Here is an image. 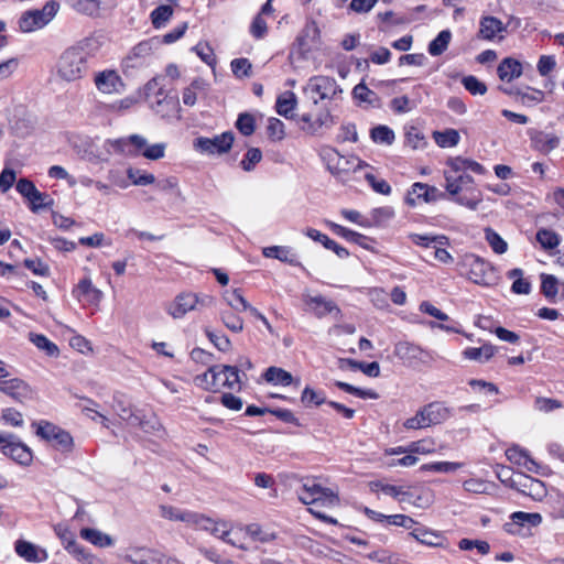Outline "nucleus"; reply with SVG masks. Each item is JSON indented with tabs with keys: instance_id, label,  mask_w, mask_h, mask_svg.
I'll list each match as a JSON object with an SVG mask.
<instances>
[{
	"instance_id": "nucleus-1",
	"label": "nucleus",
	"mask_w": 564,
	"mask_h": 564,
	"mask_svg": "<svg viewBox=\"0 0 564 564\" xmlns=\"http://www.w3.org/2000/svg\"><path fill=\"white\" fill-rule=\"evenodd\" d=\"M303 91L311 102V111L301 116V121L306 124L303 130L315 134L323 127H330L334 123V118L327 105L324 104L316 115H314L313 108L317 107L321 101H332L338 94H341V88L336 79L323 75L312 76L303 87Z\"/></svg>"
},
{
	"instance_id": "nucleus-2",
	"label": "nucleus",
	"mask_w": 564,
	"mask_h": 564,
	"mask_svg": "<svg viewBox=\"0 0 564 564\" xmlns=\"http://www.w3.org/2000/svg\"><path fill=\"white\" fill-rule=\"evenodd\" d=\"M99 48L100 42L97 39L85 37L64 50L56 62L58 78L67 83L85 78Z\"/></svg>"
},
{
	"instance_id": "nucleus-3",
	"label": "nucleus",
	"mask_w": 564,
	"mask_h": 564,
	"mask_svg": "<svg viewBox=\"0 0 564 564\" xmlns=\"http://www.w3.org/2000/svg\"><path fill=\"white\" fill-rule=\"evenodd\" d=\"M107 143L116 152L127 155L142 154L149 160H159L165 155V143L148 144L144 137L140 134H131L127 138L108 140Z\"/></svg>"
},
{
	"instance_id": "nucleus-4",
	"label": "nucleus",
	"mask_w": 564,
	"mask_h": 564,
	"mask_svg": "<svg viewBox=\"0 0 564 564\" xmlns=\"http://www.w3.org/2000/svg\"><path fill=\"white\" fill-rule=\"evenodd\" d=\"M473 183L474 178L467 173L453 174L452 172H445V188L449 195L455 197L454 202L471 210H476L481 202L480 195L470 198L458 195L462 191L468 189Z\"/></svg>"
},
{
	"instance_id": "nucleus-5",
	"label": "nucleus",
	"mask_w": 564,
	"mask_h": 564,
	"mask_svg": "<svg viewBox=\"0 0 564 564\" xmlns=\"http://www.w3.org/2000/svg\"><path fill=\"white\" fill-rule=\"evenodd\" d=\"M32 425L36 427L35 434L42 440L51 443L55 449L63 453L72 452L74 447V440L67 431L44 420L34 422Z\"/></svg>"
},
{
	"instance_id": "nucleus-6",
	"label": "nucleus",
	"mask_w": 564,
	"mask_h": 564,
	"mask_svg": "<svg viewBox=\"0 0 564 564\" xmlns=\"http://www.w3.org/2000/svg\"><path fill=\"white\" fill-rule=\"evenodd\" d=\"M297 496L304 505L330 507L339 501L338 496L332 489L322 487L314 479H306L297 491Z\"/></svg>"
},
{
	"instance_id": "nucleus-7",
	"label": "nucleus",
	"mask_w": 564,
	"mask_h": 564,
	"mask_svg": "<svg viewBox=\"0 0 564 564\" xmlns=\"http://www.w3.org/2000/svg\"><path fill=\"white\" fill-rule=\"evenodd\" d=\"M234 141V133L226 131L213 138L197 137L193 141V149L205 155H223L231 150Z\"/></svg>"
},
{
	"instance_id": "nucleus-8",
	"label": "nucleus",
	"mask_w": 564,
	"mask_h": 564,
	"mask_svg": "<svg viewBox=\"0 0 564 564\" xmlns=\"http://www.w3.org/2000/svg\"><path fill=\"white\" fill-rule=\"evenodd\" d=\"M0 452L22 466H30L33 460L31 448L12 433L0 432Z\"/></svg>"
},
{
	"instance_id": "nucleus-9",
	"label": "nucleus",
	"mask_w": 564,
	"mask_h": 564,
	"mask_svg": "<svg viewBox=\"0 0 564 564\" xmlns=\"http://www.w3.org/2000/svg\"><path fill=\"white\" fill-rule=\"evenodd\" d=\"M59 3L50 0L40 10H31L23 13L19 24L23 32H33L45 26L57 13Z\"/></svg>"
},
{
	"instance_id": "nucleus-10",
	"label": "nucleus",
	"mask_w": 564,
	"mask_h": 564,
	"mask_svg": "<svg viewBox=\"0 0 564 564\" xmlns=\"http://www.w3.org/2000/svg\"><path fill=\"white\" fill-rule=\"evenodd\" d=\"M120 564H181L177 560L166 556L149 547H130L120 557Z\"/></svg>"
},
{
	"instance_id": "nucleus-11",
	"label": "nucleus",
	"mask_w": 564,
	"mask_h": 564,
	"mask_svg": "<svg viewBox=\"0 0 564 564\" xmlns=\"http://www.w3.org/2000/svg\"><path fill=\"white\" fill-rule=\"evenodd\" d=\"M464 267L467 268V276L479 285H490L496 280L495 269L490 262L475 256L467 254L464 258Z\"/></svg>"
},
{
	"instance_id": "nucleus-12",
	"label": "nucleus",
	"mask_w": 564,
	"mask_h": 564,
	"mask_svg": "<svg viewBox=\"0 0 564 564\" xmlns=\"http://www.w3.org/2000/svg\"><path fill=\"white\" fill-rule=\"evenodd\" d=\"M193 528L207 531L214 536L223 540L224 542L232 546L246 550V547L241 543H239L238 540L230 538L231 525L227 521H216L214 519L205 517L204 514L198 513Z\"/></svg>"
},
{
	"instance_id": "nucleus-13",
	"label": "nucleus",
	"mask_w": 564,
	"mask_h": 564,
	"mask_svg": "<svg viewBox=\"0 0 564 564\" xmlns=\"http://www.w3.org/2000/svg\"><path fill=\"white\" fill-rule=\"evenodd\" d=\"M213 297L204 295L199 297L194 293H183L176 296L173 303L170 304L167 312L174 318H182L186 313L195 310L197 305H210Z\"/></svg>"
},
{
	"instance_id": "nucleus-14",
	"label": "nucleus",
	"mask_w": 564,
	"mask_h": 564,
	"mask_svg": "<svg viewBox=\"0 0 564 564\" xmlns=\"http://www.w3.org/2000/svg\"><path fill=\"white\" fill-rule=\"evenodd\" d=\"M393 352L395 357L403 362V365L412 368L426 362L430 357V354L426 350L409 341L397 343Z\"/></svg>"
},
{
	"instance_id": "nucleus-15",
	"label": "nucleus",
	"mask_w": 564,
	"mask_h": 564,
	"mask_svg": "<svg viewBox=\"0 0 564 564\" xmlns=\"http://www.w3.org/2000/svg\"><path fill=\"white\" fill-rule=\"evenodd\" d=\"M510 487L535 500H541L546 495L543 481L522 473L511 478Z\"/></svg>"
},
{
	"instance_id": "nucleus-16",
	"label": "nucleus",
	"mask_w": 564,
	"mask_h": 564,
	"mask_svg": "<svg viewBox=\"0 0 564 564\" xmlns=\"http://www.w3.org/2000/svg\"><path fill=\"white\" fill-rule=\"evenodd\" d=\"M94 84L97 90L105 95L121 94L124 90V84L115 69L96 73Z\"/></svg>"
},
{
	"instance_id": "nucleus-17",
	"label": "nucleus",
	"mask_w": 564,
	"mask_h": 564,
	"mask_svg": "<svg viewBox=\"0 0 564 564\" xmlns=\"http://www.w3.org/2000/svg\"><path fill=\"white\" fill-rule=\"evenodd\" d=\"M0 392L20 403L32 398L31 387L24 380L17 377H8L0 381Z\"/></svg>"
},
{
	"instance_id": "nucleus-18",
	"label": "nucleus",
	"mask_w": 564,
	"mask_h": 564,
	"mask_svg": "<svg viewBox=\"0 0 564 564\" xmlns=\"http://www.w3.org/2000/svg\"><path fill=\"white\" fill-rule=\"evenodd\" d=\"M445 194L440 192L436 187L417 182L408 191L405 203L409 206L414 207L421 198L424 202L430 203L438 198H443Z\"/></svg>"
},
{
	"instance_id": "nucleus-19",
	"label": "nucleus",
	"mask_w": 564,
	"mask_h": 564,
	"mask_svg": "<svg viewBox=\"0 0 564 564\" xmlns=\"http://www.w3.org/2000/svg\"><path fill=\"white\" fill-rule=\"evenodd\" d=\"M507 32V24L496 17L486 15L481 17L479 21L478 37L487 41L505 39L503 33Z\"/></svg>"
},
{
	"instance_id": "nucleus-20",
	"label": "nucleus",
	"mask_w": 564,
	"mask_h": 564,
	"mask_svg": "<svg viewBox=\"0 0 564 564\" xmlns=\"http://www.w3.org/2000/svg\"><path fill=\"white\" fill-rule=\"evenodd\" d=\"M323 159L326 162L327 170L336 177L351 170V159L344 158L335 148H325Z\"/></svg>"
},
{
	"instance_id": "nucleus-21",
	"label": "nucleus",
	"mask_w": 564,
	"mask_h": 564,
	"mask_svg": "<svg viewBox=\"0 0 564 564\" xmlns=\"http://www.w3.org/2000/svg\"><path fill=\"white\" fill-rule=\"evenodd\" d=\"M319 43V29L315 21H308L296 37V45L302 55L307 54Z\"/></svg>"
},
{
	"instance_id": "nucleus-22",
	"label": "nucleus",
	"mask_w": 564,
	"mask_h": 564,
	"mask_svg": "<svg viewBox=\"0 0 564 564\" xmlns=\"http://www.w3.org/2000/svg\"><path fill=\"white\" fill-rule=\"evenodd\" d=\"M15 553L29 563H43L48 558L45 549L25 540H17L14 543Z\"/></svg>"
},
{
	"instance_id": "nucleus-23",
	"label": "nucleus",
	"mask_w": 564,
	"mask_h": 564,
	"mask_svg": "<svg viewBox=\"0 0 564 564\" xmlns=\"http://www.w3.org/2000/svg\"><path fill=\"white\" fill-rule=\"evenodd\" d=\"M410 535L421 544L427 546L442 549L448 547V542L442 533L429 530L425 527H414L410 532Z\"/></svg>"
},
{
	"instance_id": "nucleus-24",
	"label": "nucleus",
	"mask_w": 564,
	"mask_h": 564,
	"mask_svg": "<svg viewBox=\"0 0 564 564\" xmlns=\"http://www.w3.org/2000/svg\"><path fill=\"white\" fill-rule=\"evenodd\" d=\"M506 456L508 460L512 464L524 467L528 471L539 474L540 465L530 457L529 453L525 449H522L519 446L509 447L506 451Z\"/></svg>"
},
{
	"instance_id": "nucleus-25",
	"label": "nucleus",
	"mask_w": 564,
	"mask_h": 564,
	"mask_svg": "<svg viewBox=\"0 0 564 564\" xmlns=\"http://www.w3.org/2000/svg\"><path fill=\"white\" fill-rule=\"evenodd\" d=\"M306 304L313 310L314 314L321 318L327 314H335L336 317L340 316V310L332 300H327L322 295L307 296Z\"/></svg>"
},
{
	"instance_id": "nucleus-26",
	"label": "nucleus",
	"mask_w": 564,
	"mask_h": 564,
	"mask_svg": "<svg viewBox=\"0 0 564 564\" xmlns=\"http://www.w3.org/2000/svg\"><path fill=\"white\" fill-rule=\"evenodd\" d=\"M73 294L86 304H98L102 299V292L93 285L90 279L80 280Z\"/></svg>"
},
{
	"instance_id": "nucleus-27",
	"label": "nucleus",
	"mask_w": 564,
	"mask_h": 564,
	"mask_svg": "<svg viewBox=\"0 0 564 564\" xmlns=\"http://www.w3.org/2000/svg\"><path fill=\"white\" fill-rule=\"evenodd\" d=\"M160 516L170 521H181L186 523L189 527H194V523L197 518V512L183 510L173 506L161 505L160 506Z\"/></svg>"
},
{
	"instance_id": "nucleus-28",
	"label": "nucleus",
	"mask_w": 564,
	"mask_h": 564,
	"mask_svg": "<svg viewBox=\"0 0 564 564\" xmlns=\"http://www.w3.org/2000/svg\"><path fill=\"white\" fill-rule=\"evenodd\" d=\"M511 522L505 524V530L509 533H516L514 527H538L542 522L540 513H529L523 511L513 512L510 516Z\"/></svg>"
},
{
	"instance_id": "nucleus-29",
	"label": "nucleus",
	"mask_w": 564,
	"mask_h": 564,
	"mask_svg": "<svg viewBox=\"0 0 564 564\" xmlns=\"http://www.w3.org/2000/svg\"><path fill=\"white\" fill-rule=\"evenodd\" d=\"M263 378L267 382L275 386L286 387L294 384L299 387L301 383L300 379H294L291 372L273 366L265 370Z\"/></svg>"
},
{
	"instance_id": "nucleus-30",
	"label": "nucleus",
	"mask_w": 564,
	"mask_h": 564,
	"mask_svg": "<svg viewBox=\"0 0 564 564\" xmlns=\"http://www.w3.org/2000/svg\"><path fill=\"white\" fill-rule=\"evenodd\" d=\"M528 134L531 139L532 145L542 152H550L557 148L560 140L554 134H549L540 130L530 129Z\"/></svg>"
},
{
	"instance_id": "nucleus-31",
	"label": "nucleus",
	"mask_w": 564,
	"mask_h": 564,
	"mask_svg": "<svg viewBox=\"0 0 564 564\" xmlns=\"http://www.w3.org/2000/svg\"><path fill=\"white\" fill-rule=\"evenodd\" d=\"M305 235L311 239L321 242L326 249L334 251L340 259H345L349 256V251L345 247L338 245L328 236L322 234L316 229L308 228L305 231Z\"/></svg>"
},
{
	"instance_id": "nucleus-32",
	"label": "nucleus",
	"mask_w": 564,
	"mask_h": 564,
	"mask_svg": "<svg viewBox=\"0 0 564 564\" xmlns=\"http://www.w3.org/2000/svg\"><path fill=\"white\" fill-rule=\"evenodd\" d=\"M423 408L430 425L441 424L452 416L451 409L442 402H431Z\"/></svg>"
},
{
	"instance_id": "nucleus-33",
	"label": "nucleus",
	"mask_w": 564,
	"mask_h": 564,
	"mask_svg": "<svg viewBox=\"0 0 564 564\" xmlns=\"http://www.w3.org/2000/svg\"><path fill=\"white\" fill-rule=\"evenodd\" d=\"M497 73L501 80L509 83L521 76L522 65L519 61L507 57L498 65Z\"/></svg>"
},
{
	"instance_id": "nucleus-34",
	"label": "nucleus",
	"mask_w": 564,
	"mask_h": 564,
	"mask_svg": "<svg viewBox=\"0 0 564 564\" xmlns=\"http://www.w3.org/2000/svg\"><path fill=\"white\" fill-rule=\"evenodd\" d=\"M297 105V97L293 91H284L281 94L275 102L276 112L286 118H293V111Z\"/></svg>"
},
{
	"instance_id": "nucleus-35",
	"label": "nucleus",
	"mask_w": 564,
	"mask_h": 564,
	"mask_svg": "<svg viewBox=\"0 0 564 564\" xmlns=\"http://www.w3.org/2000/svg\"><path fill=\"white\" fill-rule=\"evenodd\" d=\"M497 351L491 344H485L481 347H469L464 350L463 355L466 359L477 360L480 362L488 361Z\"/></svg>"
},
{
	"instance_id": "nucleus-36",
	"label": "nucleus",
	"mask_w": 564,
	"mask_h": 564,
	"mask_svg": "<svg viewBox=\"0 0 564 564\" xmlns=\"http://www.w3.org/2000/svg\"><path fill=\"white\" fill-rule=\"evenodd\" d=\"M223 299L226 302V304L230 307V310H234L235 312L249 311L251 306L249 302L242 296L239 289H235L232 291H225L223 294Z\"/></svg>"
},
{
	"instance_id": "nucleus-37",
	"label": "nucleus",
	"mask_w": 564,
	"mask_h": 564,
	"mask_svg": "<svg viewBox=\"0 0 564 564\" xmlns=\"http://www.w3.org/2000/svg\"><path fill=\"white\" fill-rule=\"evenodd\" d=\"M452 33L449 30L441 31L437 36L430 42L427 51L432 56H438L443 54L451 42Z\"/></svg>"
},
{
	"instance_id": "nucleus-38",
	"label": "nucleus",
	"mask_w": 564,
	"mask_h": 564,
	"mask_svg": "<svg viewBox=\"0 0 564 564\" xmlns=\"http://www.w3.org/2000/svg\"><path fill=\"white\" fill-rule=\"evenodd\" d=\"M234 310H221L219 315L223 324L234 333H240L243 329V319Z\"/></svg>"
},
{
	"instance_id": "nucleus-39",
	"label": "nucleus",
	"mask_w": 564,
	"mask_h": 564,
	"mask_svg": "<svg viewBox=\"0 0 564 564\" xmlns=\"http://www.w3.org/2000/svg\"><path fill=\"white\" fill-rule=\"evenodd\" d=\"M65 549L78 561L85 562L87 564H101L98 558L91 556L84 546L75 541V539H70L65 545Z\"/></svg>"
},
{
	"instance_id": "nucleus-40",
	"label": "nucleus",
	"mask_w": 564,
	"mask_h": 564,
	"mask_svg": "<svg viewBox=\"0 0 564 564\" xmlns=\"http://www.w3.org/2000/svg\"><path fill=\"white\" fill-rule=\"evenodd\" d=\"M411 241L421 247H436L437 245H447L448 238L443 235H419V234H412L410 235Z\"/></svg>"
},
{
	"instance_id": "nucleus-41",
	"label": "nucleus",
	"mask_w": 564,
	"mask_h": 564,
	"mask_svg": "<svg viewBox=\"0 0 564 564\" xmlns=\"http://www.w3.org/2000/svg\"><path fill=\"white\" fill-rule=\"evenodd\" d=\"M80 535L83 539L101 547L112 545V539L96 529L84 528L80 531Z\"/></svg>"
},
{
	"instance_id": "nucleus-42",
	"label": "nucleus",
	"mask_w": 564,
	"mask_h": 564,
	"mask_svg": "<svg viewBox=\"0 0 564 564\" xmlns=\"http://www.w3.org/2000/svg\"><path fill=\"white\" fill-rule=\"evenodd\" d=\"M112 408L119 417L123 421H127L129 424L131 423L132 417L135 415V412L131 410L130 403L124 399L122 394L113 395Z\"/></svg>"
},
{
	"instance_id": "nucleus-43",
	"label": "nucleus",
	"mask_w": 564,
	"mask_h": 564,
	"mask_svg": "<svg viewBox=\"0 0 564 564\" xmlns=\"http://www.w3.org/2000/svg\"><path fill=\"white\" fill-rule=\"evenodd\" d=\"M536 240L545 250L556 248L561 242V237L553 230L541 228L536 232Z\"/></svg>"
},
{
	"instance_id": "nucleus-44",
	"label": "nucleus",
	"mask_w": 564,
	"mask_h": 564,
	"mask_svg": "<svg viewBox=\"0 0 564 564\" xmlns=\"http://www.w3.org/2000/svg\"><path fill=\"white\" fill-rule=\"evenodd\" d=\"M30 341L34 344L39 349L46 352L47 356H57L59 350L58 347L51 341L46 336L42 334H29Z\"/></svg>"
},
{
	"instance_id": "nucleus-45",
	"label": "nucleus",
	"mask_w": 564,
	"mask_h": 564,
	"mask_svg": "<svg viewBox=\"0 0 564 564\" xmlns=\"http://www.w3.org/2000/svg\"><path fill=\"white\" fill-rule=\"evenodd\" d=\"M370 137L373 142L387 145L392 144L395 139L393 130L383 124L372 128L370 131Z\"/></svg>"
},
{
	"instance_id": "nucleus-46",
	"label": "nucleus",
	"mask_w": 564,
	"mask_h": 564,
	"mask_svg": "<svg viewBox=\"0 0 564 564\" xmlns=\"http://www.w3.org/2000/svg\"><path fill=\"white\" fill-rule=\"evenodd\" d=\"M463 463H456V462H434L424 464L421 466V470L424 471H433V473H442V474H449L458 470L463 467Z\"/></svg>"
},
{
	"instance_id": "nucleus-47",
	"label": "nucleus",
	"mask_w": 564,
	"mask_h": 564,
	"mask_svg": "<svg viewBox=\"0 0 564 564\" xmlns=\"http://www.w3.org/2000/svg\"><path fill=\"white\" fill-rule=\"evenodd\" d=\"M130 425L139 426L145 433H152L161 429V424L154 416L147 419L140 411H135V415L132 417Z\"/></svg>"
},
{
	"instance_id": "nucleus-48",
	"label": "nucleus",
	"mask_w": 564,
	"mask_h": 564,
	"mask_svg": "<svg viewBox=\"0 0 564 564\" xmlns=\"http://www.w3.org/2000/svg\"><path fill=\"white\" fill-rule=\"evenodd\" d=\"M301 402L305 408H310L312 405H321L326 402L325 393L323 391H316L310 387H305L302 391Z\"/></svg>"
},
{
	"instance_id": "nucleus-49",
	"label": "nucleus",
	"mask_w": 564,
	"mask_h": 564,
	"mask_svg": "<svg viewBox=\"0 0 564 564\" xmlns=\"http://www.w3.org/2000/svg\"><path fill=\"white\" fill-rule=\"evenodd\" d=\"M128 178L133 185L145 186L155 183V176L142 170L129 167L127 170Z\"/></svg>"
},
{
	"instance_id": "nucleus-50",
	"label": "nucleus",
	"mask_w": 564,
	"mask_h": 564,
	"mask_svg": "<svg viewBox=\"0 0 564 564\" xmlns=\"http://www.w3.org/2000/svg\"><path fill=\"white\" fill-rule=\"evenodd\" d=\"M173 9L167 4H162L151 12V22L154 28H162L172 17Z\"/></svg>"
},
{
	"instance_id": "nucleus-51",
	"label": "nucleus",
	"mask_w": 564,
	"mask_h": 564,
	"mask_svg": "<svg viewBox=\"0 0 564 564\" xmlns=\"http://www.w3.org/2000/svg\"><path fill=\"white\" fill-rule=\"evenodd\" d=\"M205 89V83L202 79H194L188 87L183 90L182 99L184 105L194 106L197 99V91Z\"/></svg>"
},
{
	"instance_id": "nucleus-52",
	"label": "nucleus",
	"mask_w": 564,
	"mask_h": 564,
	"mask_svg": "<svg viewBox=\"0 0 564 564\" xmlns=\"http://www.w3.org/2000/svg\"><path fill=\"white\" fill-rule=\"evenodd\" d=\"M335 386L347 393L354 394L362 399L376 400L379 398L378 393L373 390H364L344 381H336Z\"/></svg>"
},
{
	"instance_id": "nucleus-53",
	"label": "nucleus",
	"mask_w": 564,
	"mask_h": 564,
	"mask_svg": "<svg viewBox=\"0 0 564 564\" xmlns=\"http://www.w3.org/2000/svg\"><path fill=\"white\" fill-rule=\"evenodd\" d=\"M435 142L441 148H452L458 144L459 142V133L454 129H447L443 132L435 133Z\"/></svg>"
},
{
	"instance_id": "nucleus-54",
	"label": "nucleus",
	"mask_w": 564,
	"mask_h": 564,
	"mask_svg": "<svg viewBox=\"0 0 564 564\" xmlns=\"http://www.w3.org/2000/svg\"><path fill=\"white\" fill-rule=\"evenodd\" d=\"M393 216L394 210L391 207L386 206L372 209L368 219L371 221V226H381L392 219Z\"/></svg>"
},
{
	"instance_id": "nucleus-55",
	"label": "nucleus",
	"mask_w": 564,
	"mask_h": 564,
	"mask_svg": "<svg viewBox=\"0 0 564 564\" xmlns=\"http://www.w3.org/2000/svg\"><path fill=\"white\" fill-rule=\"evenodd\" d=\"M231 72L237 78H246L251 76L252 65L248 58H235L230 63Z\"/></svg>"
},
{
	"instance_id": "nucleus-56",
	"label": "nucleus",
	"mask_w": 564,
	"mask_h": 564,
	"mask_svg": "<svg viewBox=\"0 0 564 564\" xmlns=\"http://www.w3.org/2000/svg\"><path fill=\"white\" fill-rule=\"evenodd\" d=\"M485 234L487 242L496 253L502 254L507 251L508 245L499 234L491 228H487Z\"/></svg>"
},
{
	"instance_id": "nucleus-57",
	"label": "nucleus",
	"mask_w": 564,
	"mask_h": 564,
	"mask_svg": "<svg viewBox=\"0 0 564 564\" xmlns=\"http://www.w3.org/2000/svg\"><path fill=\"white\" fill-rule=\"evenodd\" d=\"M262 160V152L258 148H250L240 162L243 171L251 172L256 165Z\"/></svg>"
},
{
	"instance_id": "nucleus-58",
	"label": "nucleus",
	"mask_w": 564,
	"mask_h": 564,
	"mask_svg": "<svg viewBox=\"0 0 564 564\" xmlns=\"http://www.w3.org/2000/svg\"><path fill=\"white\" fill-rule=\"evenodd\" d=\"M28 200L31 204V210L34 213L53 206V199L50 195L42 193L39 189Z\"/></svg>"
},
{
	"instance_id": "nucleus-59",
	"label": "nucleus",
	"mask_w": 564,
	"mask_h": 564,
	"mask_svg": "<svg viewBox=\"0 0 564 564\" xmlns=\"http://www.w3.org/2000/svg\"><path fill=\"white\" fill-rule=\"evenodd\" d=\"M462 84L466 90H468L471 95H485L487 91V86L485 83L480 82L476 76L468 75L463 77Z\"/></svg>"
},
{
	"instance_id": "nucleus-60",
	"label": "nucleus",
	"mask_w": 564,
	"mask_h": 564,
	"mask_svg": "<svg viewBox=\"0 0 564 564\" xmlns=\"http://www.w3.org/2000/svg\"><path fill=\"white\" fill-rule=\"evenodd\" d=\"M403 425L408 430H421L431 426L425 415L424 408H421L414 416L405 420Z\"/></svg>"
},
{
	"instance_id": "nucleus-61",
	"label": "nucleus",
	"mask_w": 564,
	"mask_h": 564,
	"mask_svg": "<svg viewBox=\"0 0 564 564\" xmlns=\"http://www.w3.org/2000/svg\"><path fill=\"white\" fill-rule=\"evenodd\" d=\"M236 128L243 135H246V137L251 135L256 129L253 116L250 113H240L236 121Z\"/></svg>"
},
{
	"instance_id": "nucleus-62",
	"label": "nucleus",
	"mask_w": 564,
	"mask_h": 564,
	"mask_svg": "<svg viewBox=\"0 0 564 564\" xmlns=\"http://www.w3.org/2000/svg\"><path fill=\"white\" fill-rule=\"evenodd\" d=\"M354 97L360 101L375 105L378 101V96L375 91L370 90L365 84L360 83L355 86L352 90Z\"/></svg>"
},
{
	"instance_id": "nucleus-63",
	"label": "nucleus",
	"mask_w": 564,
	"mask_h": 564,
	"mask_svg": "<svg viewBox=\"0 0 564 564\" xmlns=\"http://www.w3.org/2000/svg\"><path fill=\"white\" fill-rule=\"evenodd\" d=\"M541 292L547 299H553L557 294V279L554 275L542 274Z\"/></svg>"
},
{
	"instance_id": "nucleus-64",
	"label": "nucleus",
	"mask_w": 564,
	"mask_h": 564,
	"mask_svg": "<svg viewBox=\"0 0 564 564\" xmlns=\"http://www.w3.org/2000/svg\"><path fill=\"white\" fill-rule=\"evenodd\" d=\"M225 378L223 387L228 389H235L240 383L239 368L236 366H224Z\"/></svg>"
}]
</instances>
